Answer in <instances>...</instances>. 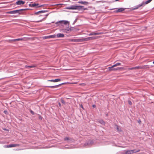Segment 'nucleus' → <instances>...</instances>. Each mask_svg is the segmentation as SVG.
<instances>
[{"instance_id": "1", "label": "nucleus", "mask_w": 154, "mask_h": 154, "mask_svg": "<svg viewBox=\"0 0 154 154\" xmlns=\"http://www.w3.org/2000/svg\"><path fill=\"white\" fill-rule=\"evenodd\" d=\"M152 0H148L146 2H143L141 4L137 6V7L134 9V10L137 9L138 8L142 6H144L145 5L147 4L150 3Z\"/></svg>"}, {"instance_id": "2", "label": "nucleus", "mask_w": 154, "mask_h": 154, "mask_svg": "<svg viewBox=\"0 0 154 154\" xmlns=\"http://www.w3.org/2000/svg\"><path fill=\"white\" fill-rule=\"evenodd\" d=\"M96 38L94 37H89L85 38H81L80 39V42H83L88 41L89 40H91L95 39Z\"/></svg>"}, {"instance_id": "3", "label": "nucleus", "mask_w": 154, "mask_h": 154, "mask_svg": "<svg viewBox=\"0 0 154 154\" xmlns=\"http://www.w3.org/2000/svg\"><path fill=\"white\" fill-rule=\"evenodd\" d=\"M140 150L139 149H138L137 150H136L135 149L134 150H126L125 151V154H132L134 153H136L140 151Z\"/></svg>"}, {"instance_id": "4", "label": "nucleus", "mask_w": 154, "mask_h": 154, "mask_svg": "<svg viewBox=\"0 0 154 154\" xmlns=\"http://www.w3.org/2000/svg\"><path fill=\"white\" fill-rule=\"evenodd\" d=\"M83 7V6H76V5H74L70 7H69L67 8V9H78L79 8H82Z\"/></svg>"}, {"instance_id": "5", "label": "nucleus", "mask_w": 154, "mask_h": 154, "mask_svg": "<svg viewBox=\"0 0 154 154\" xmlns=\"http://www.w3.org/2000/svg\"><path fill=\"white\" fill-rule=\"evenodd\" d=\"M20 146L19 144H11L9 145H5L4 147L5 148L15 147Z\"/></svg>"}, {"instance_id": "6", "label": "nucleus", "mask_w": 154, "mask_h": 154, "mask_svg": "<svg viewBox=\"0 0 154 154\" xmlns=\"http://www.w3.org/2000/svg\"><path fill=\"white\" fill-rule=\"evenodd\" d=\"M27 9H21L20 10H16V14L18 13L19 14H24V13L23 11L27 10Z\"/></svg>"}, {"instance_id": "7", "label": "nucleus", "mask_w": 154, "mask_h": 154, "mask_svg": "<svg viewBox=\"0 0 154 154\" xmlns=\"http://www.w3.org/2000/svg\"><path fill=\"white\" fill-rule=\"evenodd\" d=\"M114 67H113V66H112L111 67H109L108 68V69L109 71H116V70H117L122 69V68H116H116H113Z\"/></svg>"}, {"instance_id": "8", "label": "nucleus", "mask_w": 154, "mask_h": 154, "mask_svg": "<svg viewBox=\"0 0 154 154\" xmlns=\"http://www.w3.org/2000/svg\"><path fill=\"white\" fill-rule=\"evenodd\" d=\"M56 36L55 35H52L48 36H44L43 37L44 39H47L49 38H54Z\"/></svg>"}, {"instance_id": "9", "label": "nucleus", "mask_w": 154, "mask_h": 154, "mask_svg": "<svg viewBox=\"0 0 154 154\" xmlns=\"http://www.w3.org/2000/svg\"><path fill=\"white\" fill-rule=\"evenodd\" d=\"M12 41H26V38H20L18 39H14L12 40Z\"/></svg>"}, {"instance_id": "10", "label": "nucleus", "mask_w": 154, "mask_h": 154, "mask_svg": "<svg viewBox=\"0 0 154 154\" xmlns=\"http://www.w3.org/2000/svg\"><path fill=\"white\" fill-rule=\"evenodd\" d=\"M68 40L69 42H80V39H69Z\"/></svg>"}, {"instance_id": "11", "label": "nucleus", "mask_w": 154, "mask_h": 154, "mask_svg": "<svg viewBox=\"0 0 154 154\" xmlns=\"http://www.w3.org/2000/svg\"><path fill=\"white\" fill-rule=\"evenodd\" d=\"M143 68L141 66H136V67H134L131 68H129L128 69L132 70H133V69H142Z\"/></svg>"}, {"instance_id": "12", "label": "nucleus", "mask_w": 154, "mask_h": 154, "mask_svg": "<svg viewBox=\"0 0 154 154\" xmlns=\"http://www.w3.org/2000/svg\"><path fill=\"white\" fill-rule=\"evenodd\" d=\"M103 34L102 32H99V33H97L94 32H93L91 33H90L89 34V36L92 35H100Z\"/></svg>"}, {"instance_id": "13", "label": "nucleus", "mask_w": 154, "mask_h": 154, "mask_svg": "<svg viewBox=\"0 0 154 154\" xmlns=\"http://www.w3.org/2000/svg\"><path fill=\"white\" fill-rule=\"evenodd\" d=\"M25 3V2L23 1L20 0H18L17 2H16V4L18 5H23Z\"/></svg>"}, {"instance_id": "14", "label": "nucleus", "mask_w": 154, "mask_h": 154, "mask_svg": "<svg viewBox=\"0 0 154 154\" xmlns=\"http://www.w3.org/2000/svg\"><path fill=\"white\" fill-rule=\"evenodd\" d=\"M125 9V8H118L117 10H116L115 11L116 12H122L123 11H124Z\"/></svg>"}, {"instance_id": "15", "label": "nucleus", "mask_w": 154, "mask_h": 154, "mask_svg": "<svg viewBox=\"0 0 154 154\" xmlns=\"http://www.w3.org/2000/svg\"><path fill=\"white\" fill-rule=\"evenodd\" d=\"M72 30V29L71 28L68 29H64L63 32H65L66 33H68L71 32Z\"/></svg>"}, {"instance_id": "16", "label": "nucleus", "mask_w": 154, "mask_h": 154, "mask_svg": "<svg viewBox=\"0 0 154 154\" xmlns=\"http://www.w3.org/2000/svg\"><path fill=\"white\" fill-rule=\"evenodd\" d=\"M38 4H36V3H34L32 4H30L29 5V6L30 7H38L39 6H38Z\"/></svg>"}, {"instance_id": "17", "label": "nucleus", "mask_w": 154, "mask_h": 154, "mask_svg": "<svg viewBox=\"0 0 154 154\" xmlns=\"http://www.w3.org/2000/svg\"><path fill=\"white\" fill-rule=\"evenodd\" d=\"M59 22L60 23L63 22V23L64 24H65V25H66V24H68L69 25V21H66V20H61V21H59Z\"/></svg>"}, {"instance_id": "18", "label": "nucleus", "mask_w": 154, "mask_h": 154, "mask_svg": "<svg viewBox=\"0 0 154 154\" xmlns=\"http://www.w3.org/2000/svg\"><path fill=\"white\" fill-rule=\"evenodd\" d=\"M57 36L58 38H63L64 37V35L62 33H58Z\"/></svg>"}, {"instance_id": "19", "label": "nucleus", "mask_w": 154, "mask_h": 154, "mask_svg": "<svg viewBox=\"0 0 154 154\" xmlns=\"http://www.w3.org/2000/svg\"><path fill=\"white\" fill-rule=\"evenodd\" d=\"M16 10H14L12 11H9L7 13L9 14H16Z\"/></svg>"}, {"instance_id": "20", "label": "nucleus", "mask_w": 154, "mask_h": 154, "mask_svg": "<svg viewBox=\"0 0 154 154\" xmlns=\"http://www.w3.org/2000/svg\"><path fill=\"white\" fill-rule=\"evenodd\" d=\"M61 85V84H60V85H58L53 86H50L49 87H50V88H57L58 87L60 86Z\"/></svg>"}, {"instance_id": "21", "label": "nucleus", "mask_w": 154, "mask_h": 154, "mask_svg": "<svg viewBox=\"0 0 154 154\" xmlns=\"http://www.w3.org/2000/svg\"><path fill=\"white\" fill-rule=\"evenodd\" d=\"M121 63H118L116 64H114V65H113V67H116L117 66H120L121 65Z\"/></svg>"}, {"instance_id": "22", "label": "nucleus", "mask_w": 154, "mask_h": 154, "mask_svg": "<svg viewBox=\"0 0 154 154\" xmlns=\"http://www.w3.org/2000/svg\"><path fill=\"white\" fill-rule=\"evenodd\" d=\"M54 82H59L60 81L61 79H54Z\"/></svg>"}, {"instance_id": "23", "label": "nucleus", "mask_w": 154, "mask_h": 154, "mask_svg": "<svg viewBox=\"0 0 154 154\" xmlns=\"http://www.w3.org/2000/svg\"><path fill=\"white\" fill-rule=\"evenodd\" d=\"M45 12V11H39L38 12H37V13H35V14H38V13H44Z\"/></svg>"}, {"instance_id": "24", "label": "nucleus", "mask_w": 154, "mask_h": 154, "mask_svg": "<svg viewBox=\"0 0 154 154\" xmlns=\"http://www.w3.org/2000/svg\"><path fill=\"white\" fill-rule=\"evenodd\" d=\"M60 100L62 103L64 104H65V101L63 99H61Z\"/></svg>"}, {"instance_id": "25", "label": "nucleus", "mask_w": 154, "mask_h": 154, "mask_svg": "<svg viewBox=\"0 0 154 154\" xmlns=\"http://www.w3.org/2000/svg\"><path fill=\"white\" fill-rule=\"evenodd\" d=\"M88 4H89V3L88 2H85V1L84 2L83 4H84V5H88Z\"/></svg>"}, {"instance_id": "26", "label": "nucleus", "mask_w": 154, "mask_h": 154, "mask_svg": "<svg viewBox=\"0 0 154 154\" xmlns=\"http://www.w3.org/2000/svg\"><path fill=\"white\" fill-rule=\"evenodd\" d=\"M100 122L102 124L104 125L105 124V123L102 120L100 121Z\"/></svg>"}, {"instance_id": "27", "label": "nucleus", "mask_w": 154, "mask_h": 154, "mask_svg": "<svg viewBox=\"0 0 154 154\" xmlns=\"http://www.w3.org/2000/svg\"><path fill=\"white\" fill-rule=\"evenodd\" d=\"M69 140V137H66L64 138L65 140Z\"/></svg>"}, {"instance_id": "28", "label": "nucleus", "mask_w": 154, "mask_h": 154, "mask_svg": "<svg viewBox=\"0 0 154 154\" xmlns=\"http://www.w3.org/2000/svg\"><path fill=\"white\" fill-rule=\"evenodd\" d=\"M44 20V19H42V20H38V21H35V22H42L43 20Z\"/></svg>"}, {"instance_id": "29", "label": "nucleus", "mask_w": 154, "mask_h": 154, "mask_svg": "<svg viewBox=\"0 0 154 154\" xmlns=\"http://www.w3.org/2000/svg\"><path fill=\"white\" fill-rule=\"evenodd\" d=\"M36 67V66L35 65H33L31 66H29V68H33Z\"/></svg>"}, {"instance_id": "30", "label": "nucleus", "mask_w": 154, "mask_h": 154, "mask_svg": "<svg viewBox=\"0 0 154 154\" xmlns=\"http://www.w3.org/2000/svg\"><path fill=\"white\" fill-rule=\"evenodd\" d=\"M30 113L32 114V115H34L35 114V113L33 111H32V110H30Z\"/></svg>"}, {"instance_id": "31", "label": "nucleus", "mask_w": 154, "mask_h": 154, "mask_svg": "<svg viewBox=\"0 0 154 154\" xmlns=\"http://www.w3.org/2000/svg\"><path fill=\"white\" fill-rule=\"evenodd\" d=\"M85 85H86L85 84V83H84L80 84H79L80 85L82 86H85Z\"/></svg>"}, {"instance_id": "32", "label": "nucleus", "mask_w": 154, "mask_h": 154, "mask_svg": "<svg viewBox=\"0 0 154 154\" xmlns=\"http://www.w3.org/2000/svg\"><path fill=\"white\" fill-rule=\"evenodd\" d=\"M78 3H79L83 4L84 2L82 1H79L78 2Z\"/></svg>"}, {"instance_id": "33", "label": "nucleus", "mask_w": 154, "mask_h": 154, "mask_svg": "<svg viewBox=\"0 0 154 154\" xmlns=\"http://www.w3.org/2000/svg\"><path fill=\"white\" fill-rule=\"evenodd\" d=\"M48 81L51 82H54V80H48Z\"/></svg>"}, {"instance_id": "34", "label": "nucleus", "mask_w": 154, "mask_h": 154, "mask_svg": "<svg viewBox=\"0 0 154 154\" xmlns=\"http://www.w3.org/2000/svg\"><path fill=\"white\" fill-rule=\"evenodd\" d=\"M128 104L129 105H132V102L130 101H128Z\"/></svg>"}, {"instance_id": "35", "label": "nucleus", "mask_w": 154, "mask_h": 154, "mask_svg": "<svg viewBox=\"0 0 154 154\" xmlns=\"http://www.w3.org/2000/svg\"><path fill=\"white\" fill-rule=\"evenodd\" d=\"M138 122L140 124L141 123V121H140V120H139L138 121Z\"/></svg>"}, {"instance_id": "36", "label": "nucleus", "mask_w": 154, "mask_h": 154, "mask_svg": "<svg viewBox=\"0 0 154 154\" xmlns=\"http://www.w3.org/2000/svg\"><path fill=\"white\" fill-rule=\"evenodd\" d=\"M117 129L118 131H119L118 126L117 125Z\"/></svg>"}, {"instance_id": "37", "label": "nucleus", "mask_w": 154, "mask_h": 154, "mask_svg": "<svg viewBox=\"0 0 154 154\" xmlns=\"http://www.w3.org/2000/svg\"><path fill=\"white\" fill-rule=\"evenodd\" d=\"M58 105L60 107L61 106V104L60 102L58 103Z\"/></svg>"}, {"instance_id": "38", "label": "nucleus", "mask_w": 154, "mask_h": 154, "mask_svg": "<svg viewBox=\"0 0 154 154\" xmlns=\"http://www.w3.org/2000/svg\"><path fill=\"white\" fill-rule=\"evenodd\" d=\"M80 106L82 107V109H84L82 105H80Z\"/></svg>"}, {"instance_id": "39", "label": "nucleus", "mask_w": 154, "mask_h": 154, "mask_svg": "<svg viewBox=\"0 0 154 154\" xmlns=\"http://www.w3.org/2000/svg\"><path fill=\"white\" fill-rule=\"evenodd\" d=\"M39 119H42V117H41V116H40L39 117Z\"/></svg>"}, {"instance_id": "40", "label": "nucleus", "mask_w": 154, "mask_h": 154, "mask_svg": "<svg viewBox=\"0 0 154 154\" xmlns=\"http://www.w3.org/2000/svg\"><path fill=\"white\" fill-rule=\"evenodd\" d=\"M25 68H27V67H29V66H27V65H26L25 66Z\"/></svg>"}, {"instance_id": "41", "label": "nucleus", "mask_w": 154, "mask_h": 154, "mask_svg": "<svg viewBox=\"0 0 154 154\" xmlns=\"http://www.w3.org/2000/svg\"><path fill=\"white\" fill-rule=\"evenodd\" d=\"M93 107H96V106L95 105H93L92 106Z\"/></svg>"}, {"instance_id": "42", "label": "nucleus", "mask_w": 154, "mask_h": 154, "mask_svg": "<svg viewBox=\"0 0 154 154\" xmlns=\"http://www.w3.org/2000/svg\"><path fill=\"white\" fill-rule=\"evenodd\" d=\"M77 83V82H75L73 83V84H76Z\"/></svg>"}, {"instance_id": "43", "label": "nucleus", "mask_w": 154, "mask_h": 154, "mask_svg": "<svg viewBox=\"0 0 154 154\" xmlns=\"http://www.w3.org/2000/svg\"><path fill=\"white\" fill-rule=\"evenodd\" d=\"M4 113H6V112H7V111L5 110L4 111Z\"/></svg>"}, {"instance_id": "44", "label": "nucleus", "mask_w": 154, "mask_h": 154, "mask_svg": "<svg viewBox=\"0 0 154 154\" xmlns=\"http://www.w3.org/2000/svg\"><path fill=\"white\" fill-rule=\"evenodd\" d=\"M153 63L154 64V61L153 62Z\"/></svg>"}, {"instance_id": "45", "label": "nucleus", "mask_w": 154, "mask_h": 154, "mask_svg": "<svg viewBox=\"0 0 154 154\" xmlns=\"http://www.w3.org/2000/svg\"><path fill=\"white\" fill-rule=\"evenodd\" d=\"M95 0H93V1H95Z\"/></svg>"}]
</instances>
